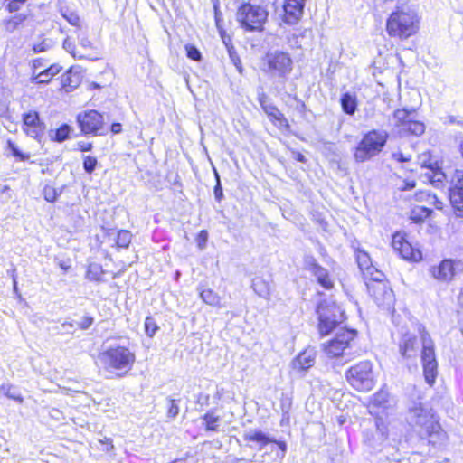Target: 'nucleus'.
Masks as SVG:
<instances>
[{"instance_id": "nucleus-1", "label": "nucleus", "mask_w": 463, "mask_h": 463, "mask_svg": "<svg viewBox=\"0 0 463 463\" xmlns=\"http://www.w3.org/2000/svg\"><path fill=\"white\" fill-rule=\"evenodd\" d=\"M406 420L409 425L418 427L419 436L427 439L430 445L440 446L447 439V433L441 428L432 409L420 401L412 400L408 405Z\"/></svg>"}, {"instance_id": "nucleus-2", "label": "nucleus", "mask_w": 463, "mask_h": 463, "mask_svg": "<svg viewBox=\"0 0 463 463\" xmlns=\"http://www.w3.org/2000/svg\"><path fill=\"white\" fill-rule=\"evenodd\" d=\"M418 30V14L407 5L397 6L386 22V31L391 37L407 39Z\"/></svg>"}, {"instance_id": "nucleus-3", "label": "nucleus", "mask_w": 463, "mask_h": 463, "mask_svg": "<svg viewBox=\"0 0 463 463\" xmlns=\"http://www.w3.org/2000/svg\"><path fill=\"white\" fill-rule=\"evenodd\" d=\"M389 133L386 130L372 129L363 135L354 148V159L364 163L377 156L386 146Z\"/></svg>"}, {"instance_id": "nucleus-4", "label": "nucleus", "mask_w": 463, "mask_h": 463, "mask_svg": "<svg viewBox=\"0 0 463 463\" xmlns=\"http://www.w3.org/2000/svg\"><path fill=\"white\" fill-rule=\"evenodd\" d=\"M99 358L106 370L117 371L118 375L122 376L131 370L136 355L128 347L116 345L102 352Z\"/></svg>"}, {"instance_id": "nucleus-5", "label": "nucleus", "mask_w": 463, "mask_h": 463, "mask_svg": "<svg viewBox=\"0 0 463 463\" xmlns=\"http://www.w3.org/2000/svg\"><path fill=\"white\" fill-rule=\"evenodd\" d=\"M268 15L269 13L263 6L243 2L237 10L236 19L245 31L260 32Z\"/></svg>"}, {"instance_id": "nucleus-6", "label": "nucleus", "mask_w": 463, "mask_h": 463, "mask_svg": "<svg viewBox=\"0 0 463 463\" xmlns=\"http://www.w3.org/2000/svg\"><path fill=\"white\" fill-rule=\"evenodd\" d=\"M418 333L420 335L422 345L421 363L424 378L428 384L432 385L438 375V362L436 359L434 342L423 325H418Z\"/></svg>"}, {"instance_id": "nucleus-7", "label": "nucleus", "mask_w": 463, "mask_h": 463, "mask_svg": "<svg viewBox=\"0 0 463 463\" xmlns=\"http://www.w3.org/2000/svg\"><path fill=\"white\" fill-rule=\"evenodd\" d=\"M318 317V331L321 335H327L342 323L345 317L344 311L335 302L320 301L316 308Z\"/></svg>"}, {"instance_id": "nucleus-8", "label": "nucleus", "mask_w": 463, "mask_h": 463, "mask_svg": "<svg viewBox=\"0 0 463 463\" xmlns=\"http://www.w3.org/2000/svg\"><path fill=\"white\" fill-rule=\"evenodd\" d=\"M349 384L359 392L371 391L375 385V376L373 364L365 360L351 366L345 373Z\"/></svg>"}, {"instance_id": "nucleus-9", "label": "nucleus", "mask_w": 463, "mask_h": 463, "mask_svg": "<svg viewBox=\"0 0 463 463\" xmlns=\"http://www.w3.org/2000/svg\"><path fill=\"white\" fill-rule=\"evenodd\" d=\"M267 72L285 82L293 69V61L288 52L282 51L268 52L265 56Z\"/></svg>"}, {"instance_id": "nucleus-10", "label": "nucleus", "mask_w": 463, "mask_h": 463, "mask_svg": "<svg viewBox=\"0 0 463 463\" xmlns=\"http://www.w3.org/2000/svg\"><path fill=\"white\" fill-rule=\"evenodd\" d=\"M356 335L357 330L355 329L340 328L330 341L323 345L324 351L330 357L347 354L346 350L353 346Z\"/></svg>"}, {"instance_id": "nucleus-11", "label": "nucleus", "mask_w": 463, "mask_h": 463, "mask_svg": "<svg viewBox=\"0 0 463 463\" xmlns=\"http://www.w3.org/2000/svg\"><path fill=\"white\" fill-rule=\"evenodd\" d=\"M76 121L84 135L101 136L107 133L104 115L95 109L80 112Z\"/></svg>"}, {"instance_id": "nucleus-12", "label": "nucleus", "mask_w": 463, "mask_h": 463, "mask_svg": "<svg viewBox=\"0 0 463 463\" xmlns=\"http://www.w3.org/2000/svg\"><path fill=\"white\" fill-rule=\"evenodd\" d=\"M388 426L381 417L373 420V425L364 431V443L374 450H380L388 439Z\"/></svg>"}, {"instance_id": "nucleus-13", "label": "nucleus", "mask_w": 463, "mask_h": 463, "mask_svg": "<svg viewBox=\"0 0 463 463\" xmlns=\"http://www.w3.org/2000/svg\"><path fill=\"white\" fill-rule=\"evenodd\" d=\"M383 274L377 271L372 281L366 283L367 289L378 306L389 308L393 304V292L383 281Z\"/></svg>"}, {"instance_id": "nucleus-14", "label": "nucleus", "mask_w": 463, "mask_h": 463, "mask_svg": "<svg viewBox=\"0 0 463 463\" xmlns=\"http://www.w3.org/2000/svg\"><path fill=\"white\" fill-rule=\"evenodd\" d=\"M449 201L455 215L463 218V170H456L455 172L449 187Z\"/></svg>"}, {"instance_id": "nucleus-15", "label": "nucleus", "mask_w": 463, "mask_h": 463, "mask_svg": "<svg viewBox=\"0 0 463 463\" xmlns=\"http://www.w3.org/2000/svg\"><path fill=\"white\" fill-rule=\"evenodd\" d=\"M306 269L317 279V283L326 290L334 288V282L328 270L322 267L313 256H306L304 260Z\"/></svg>"}, {"instance_id": "nucleus-16", "label": "nucleus", "mask_w": 463, "mask_h": 463, "mask_svg": "<svg viewBox=\"0 0 463 463\" xmlns=\"http://www.w3.org/2000/svg\"><path fill=\"white\" fill-rule=\"evenodd\" d=\"M23 129L28 137L38 139L44 132L45 124L37 111L30 110L23 114Z\"/></svg>"}, {"instance_id": "nucleus-17", "label": "nucleus", "mask_w": 463, "mask_h": 463, "mask_svg": "<svg viewBox=\"0 0 463 463\" xmlns=\"http://www.w3.org/2000/svg\"><path fill=\"white\" fill-rule=\"evenodd\" d=\"M307 1V0H284V23L289 25L297 24L303 17Z\"/></svg>"}, {"instance_id": "nucleus-18", "label": "nucleus", "mask_w": 463, "mask_h": 463, "mask_svg": "<svg viewBox=\"0 0 463 463\" xmlns=\"http://www.w3.org/2000/svg\"><path fill=\"white\" fill-rule=\"evenodd\" d=\"M258 101L263 111L267 114V116L273 123H278L280 127L288 126V120L285 118V116L271 102L269 97L266 93H259Z\"/></svg>"}, {"instance_id": "nucleus-19", "label": "nucleus", "mask_w": 463, "mask_h": 463, "mask_svg": "<svg viewBox=\"0 0 463 463\" xmlns=\"http://www.w3.org/2000/svg\"><path fill=\"white\" fill-rule=\"evenodd\" d=\"M392 248L398 251L404 260L417 261L421 259V252L412 248L411 244L404 240L403 236L396 233L392 237Z\"/></svg>"}, {"instance_id": "nucleus-20", "label": "nucleus", "mask_w": 463, "mask_h": 463, "mask_svg": "<svg viewBox=\"0 0 463 463\" xmlns=\"http://www.w3.org/2000/svg\"><path fill=\"white\" fill-rule=\"evenodd\" d=\"M30 14L28 12H17L9 14L1 21L2 29L8 33H13L15 31L21 30L24 27L25 23L29 19Z\"/></svg>"}, {"instance_id": "nucleus-21", "label": "nucleus", "mask_w": 463, "mask_h": 463, "mask_svg": "<svg viewBox=\"0 0 463 463\" xmlns=\"http://www.w3.org/2000/svg\"><path fill=\"white\" fill-rule=\"evenodd\" d=\"M432 277L439 281H450L456 274L455 261L449 259L443 260L438 266L430 269Z\"/></svg>"}, {"instance_id": "nucleus-22", "label": "nucleus", "mask_w": 463, "mask_h": 463, "mask_svg": "<svg viewBox=\"0 0 463 463\" xmlns=\"http://www.w3.org/2000/svg\"><path fill=\"white\" fill-rule=\"evenodd\" d=\"M243 440L246 442H252L255 444L259 450H261L268 444L276 441V439L270 437L260 429H248L242 435Z\"/></svg>"}, {"instance_id": "nucleus-23", "label": "nucleus", "mask_w": 463, "mask_h": 463, "mask_svg": "<svg viewBox=\"0 0 463 463\" xmlns=\"http://www.w3.org/2000/svg\"><path fill=\"white\" fill-rule=\"evenodd\" d=\"M418 350V340L415 335L406 333L402 335L399 344V352L404 358H411L416 355Z\"/></svg>"}, {"instance_id": "nucleus-24", "label": "nucleus", "mask_w": 463, "mask_h": 463, "mask_svg": "<svg viewBox=\"0 0 463 463\" xmlns=\"http://www.w3.org/2000/svg\"><path fill=\"white\" fill-rule=\"evenodd\" d=\"M315 364V353L313 350H305L292 362L293 368L299 372H307Z\"/></svg>"}, {"instance_id": "nucleus-25", "label": "nucleus", "mask_w": 463, "mask_h": 463, "mask_svg": "<svg viewBox=\"0 0 463 463\" xmlns=\"http://www.w3.org/2000/svg\"><path fill=\"white\" fill-rule=\"evenodd\" d=\"M340 105L343 112L348 116H354L357 110L358 100L354 93L346 91L340 97Z\"/></svg>"}, {"instance_id": "nucleus-26", "label": "nucleus", "mask_w": 463, "mask_h": 463, "mask_svg": "<svg viewBox=\"0 0 463 463\" xmlns=\"http://www.w3.org/2000/svg\"><path fill=\"white\" fill-rule=\"evenodd\" d=\"M81 76L79 72H74L72 68L69 69L61 76V85L65 91L69 92L75 90L80 83Z\"/></svg>"}, {"instance_id": "nucleus-27", "label": "nucleus", "mask_w": 463, "mask_h": 463, "mask_svg": "<svg viewBox=\"0 0 463 463\" xmlns=\"http://www.w3.org/2000/svg\"><path fill=\"white\" fill-rule=\"evenodd\" d=\"M72 130V128L69 124L63 123L58 128L51 129L49 131V137L52 141L62 143L71 137Z\"/></svg>"}, {"instance_id": "nucleus-28", "label": "nucleus", "mask_w": 463, "mask_h": 463, "mask_svg": "<svg viewBox=\"0 0 463 463\" xmlns=\"http://www.w3.org/2000/svg\"><path fill=\"white\" fill-rule=\"evenodd\" d=\"M60 14L72 26L80 28V18L79 14L68 5L60 3L58 5Z\"/></svg>"}, {"instance_id": "nucleus-29", "label": "nucleus", "mask_w": 463, "mask_h": 463, "mask_svg": "<svg viewBox=\"0 0 463 463\" xmlns=\"http://www.w3.org/2000/svg\"><path fill=\"white\" fill-rule=\"evenodd\" d=\"M251 288L254 292L260 298L268 299L270 295V288L268 281L260 277L252 279Z\"/></svg>"}, {"instance_id": "nucleus-30", "label": "nucleus", "mask_w": 463, "mask_h": 463, "mask_svg": "<svg viewBox=\"0 0 463 463\" xmlns=\"http://www.w3.org/2000/svg\"><path fill=\"white\" fill-rule=\"evenodd\" d=\"M202 419L204 422L206 431H219V422L221 420V417L215 414L214 410L208 411L204 415L202 416Z\"/></svg>"}, {"instance_id": "nucleus-31", "label": "nucleus", "mask_w": 463, "mask_h": 463, "mask_svg": "<svg viewBox=\"0 0 463 463\" xmlns=\"http://www.w3.org/2000/svg\"><path fill=\"white\" fill-rule=\"evenodd\" d=\"M413 110H408L406 109H396L393 112V118L395 119V126L400 128L402 131L406 125L413 118Z\"/></svg>"}, {"instance_id": "nucleus-32", "label": "nucleus", "mask_w": 463, "mask_h": 463, "mask_svg": "<svg viewBox=\"0 0 463 463\" xmlns=\"http://www.w3.org/2000/svg\"><path fill=\"white\" fill-rule=\"evenodd\" d=\"M180 398L166 397V418L168 420H174L178 416L180 412Z\"/></svg>"}, {"instance_id": "nucleus-33", "label": "nucleus", "mask_w": 463, "mask_h": 463, "mask_svg": "<svg viewBox=\"0 0 463 463\" xmlns=\"http://www.w3.org/2000/svg\"><path fill=\"white\" fill-rule=\"evenodd\" d=\"M103 274H105V270L100 264L90 263L86 271V279L90 281L102 282Z\"/></svg>"}, {"instance_id": "nucleus-34", "label": "nucleus", "mask_w": 463, "mask_h": 463, "mask_svg": "<svg viewBox=\"0 0 463 463\" xmlns=\"http://www.w3.org/2000/svg\"><path fill=\"white\" fill-rule=\"evenodd\" d=\"M390 393L383 389H381L373 394L372 400V406L377 408L386 409L390 406Z\"/></svg>"}, {"instance_id": "nucleus-35", "label": "nucleus", "mask_w": 463, "mask_h": 463, "mask_svg": "<svg viewBox=\"0 0 463 463\" xmlns=\"http://www.w3.org/2000/svg\"><path fill=\"white\" fill-rule=\"evenodd\" d=\"M425 129L426 127L423 122L412 118L403 128L402 132L419 137L425 132Z\"/></svg>"}, {"instance_id": "nucleus-36", "label": "nucleus", "mask_w": 463, "mask_h": 463, "mask_svg": "<svg viewBox=\"0 0 463 463\" xmlns=\"http://www.w3.org/2000/svg\"><path fill=\"white\" fill-rule=\"evenodd\" d=\"M200 297L207 305L213 307H217L220 305L221 298L219 295L210 288L202 289L200 291Z\"/></svg>"}, {"instance_id": "nucleus-37", "label": "nucleus", "mask_w": 463, "mask_h": 463, "mask_svg": "<svg viewBox=\"0 0 463 463\" xmlns=\"http://www.w3.org/2000/svg\"><path fill=\"white\" fill-rule=\"evenodd\" d=\"M426 175L433 186L437 188L443 186L446 175L440 166L434 169L430 174H427Z\"/></svg>"}, {"instance_id": "nucleus-38", "label": "nucleus", "mask_w": 463, "mask_h": 463, "mask_svg": "<svg viewBox=\"0 0 463 463\" xmlns=\"http://www.w3.org/2000/svg\"><path fill=\"white\" fill-rule=\"evenodd\" d=\"M29 0H3V8L8 14L20 12Z\"/></svg>"}, {"instance_id": "nucleus-39", "label": "nucleus", "mask_w": 463, "mask_h": 463, "mask_svg": "<svg viewBox=\"0 0 463 463\" xmlns=\"http://www.w3.org/2000/svg\"><path fill=\"white\" fill-rule=\"evenodd\" d=\"M0 392H2L9 399L14 400L19 403L24 402V398L20 392L12 385H2L0 387Z\"/></svg>"}, {"instance_id": "nucleus-40", "label": "nucleus", "mask_w": 463, "mask_h": 463, "mask_svg": "<svg viewBox=\"0 0 463 463\" xmlns=\"http://www.w3.org/2000/svg\"><path fill=\"white\" fill-rule=\"evenodd\" d=\"M7 149L10 151L11 155L19 161H27L30 158L29 153L21 151L16 144L10 139L7 140Z\"/></svg>"}, {"instance_id": "nucleus-41", "label": "nucleus", "mask_w": 463, "mask_h": 463, "mask_svg": "<svg viewBox=\"0 0 463 463\" xmlns=\"http://www.w3.org/2000/svg\"><path fill=\"white\" fill-rule=\"evenodd\" d=\"M132 239V233L127 230H120L117 236V246L119 248H128Z\"/></svg>"}, {"instance_id": "nucleus-42", "label": "nucleus", "mask_w": 463, "mask_h": 463, "mask_svg": "<svg viewBox=\"0 0 463 463\" xmlns=\"http://www.w3.org/2000/svg\"><path fill=\"white\" fill-rule=\"evenodd\" d=\"M419 164L422 168H427L430 170V172L439 166L438 161L433 160L428 153H424L419 156Z\"/></svg>"}, {"instance_id": "nucleus-43", "label": "nucleus", "mask_w": 463, "mask_h": 463, "mask_svg": "<svg viewBox=\"0 0 463 463\" xmlns=\"http://www.w3.org/2000/svg\"><path fill=\"white\" fill-rule=\"evenodd\" d=\"M357 264L361 270H367L371 269V260L365 251H358L356 255Z\"/></svg>"}, {"instance_id": "nucleus-44", "label": "nucleus", "mask_w": 463, "mask_h": 463, "mask_svg": "<svg viewBox=\"0 0 463 463\" xmlns=\"http://www.w3.org/2000/svg\"><path fill=\"white\" fill-rule=\"evenodd\" d=\"M98 164V159L95 156H85L83 157L82 166L84 171L89 175H91L95 171Z\"/></svg>"}, {"instance_id": "nucleus-45", "label": "nucleus", "mask_w": 463, "mask_h": 463, "mask_svg": "<svg viewBox=\"0 0 463 463\" xmlns=\"http://www.w3.org/2000/svg\"><path fill=\"white\" fill-rule=\"evenodd\" d=\"M228 54L232 64L236 67L237 71L241 74L243 70L242 64L240 56L237 53L236 49L234 48L233 45H228Z\"/></svg>"}, {"instance_id": "nucleus-46", "label": "nucleus", "mask_w": 463, "mask_h": 463, "mask_svg": "<svg viewBox=\"0 0 463 463\" xmlns=\"http://www.w3.org/2000/svg\"><path fill=\"white\" fill-rule=\"evenodd\" d=\"M159 330L156 320L152 317H147L145 320V331L147 336L153 337Z\"/></svg>"}, {"instance_id": "nucleus-47", "label": "nucleus", "mask_w": 463, "mask_h": 463, "mask_svg": "<svg viewBox=\"0 0 463 463\" xmlns=\"http://www.w3.org/2000/svg\"><path fill=\"white\" fill-rule=\"evenodd\" d=\"M53 45V42L51 39H43L40 43L33 44V53L45 52L50 50Z\"/></svg>"}, {"instance_id": "nucleus-48", "label": "nucleus", "mask_w": 463, "mask_h": 463, "mask_svg": "<svg viewBox=\"0 0 463 463\" xmlns=\"http://www.w3.org/2000/svg\"><path fill=\"white\" fill-rule=\"evenodd\" d=\"M185 51L187 57L192 61H200L202 60V53L196 46L186 44Z\"/></svg>"}, {"instance_id": "nucleus-49", "label": "nucleus", "mask_w": 463, "mask_h": 463, "mask_svg": "<svg viewBox=\"0 0 463 463\" xmlns=\"http://www.w3.org/2000/svg\"><path fill=\"white\" fill-rule=\"evenodd\" d=\"M62 46L64 50L71 53L74 58H78L80 60L85 58V55L80 54L76 52V46L74 43L71 41L68 37L63 41Z\"/></svg>"}, {"instance_id": "nucleus-50", "label": "nucleus", "mask_w": 463, "mask_h": 463, "mask_svg": "<svg viewBox=\"0 0 463 463\" xmlns=\"http://www.w3.org/2000/svg\"><path fill=\"white\" fill-rule=\"evenodd\" d=\"M43 197L44 199L47 201V202H50V203H53L57 200L58 198V195L61 194V193H58L56 188L51 186V185H46L44 188H43Z\"/></svg>"}, {"instance_id": "nucleus-51", "label": "nucleus", "mask_w": 463, "mask_h": 463, "mask_svg": "<svg viewBox=\"0 0 463 463\" xmlns=\"http://www.w3.org/2000/svg\"><path fill=\"white\" fill-rule=\"evenodd\" d=\"M61 70V66L59 64H52L47 69H44L40 72V78H43L42 76H50L51 79L58 74Z\"/></svg>"}, {"instance_id": "nucleus-52", "label": "nucleus", "mask_w": 463, "mask_h": 463, "mask_svg": "<svg viewBox=\"0 0 463 463\" xmlns=\"http://www.w3.org/2000/svg\"><path fill=\"white\" fill-rule=\"evenodd\" d=\"M208 240V232L205 230L201 231L196 238L197 246L200 250H203Z\"/></svg>"}, {"instance_id": "nucleus-53", "label": "nucleus", "mask_w": 463, "mask_h": 463, "mask_svg": "<svg viewBox=\"0 0 463 463\" xmlns=\"http://www.w3.org/2000/svg\"><path fill=\"white\" fill-rule=\"evenodd\" d=\"M94 322V319L93 317H90V316H85L83 317L80 321L77 322V326L82 329V330H86L88 329L89 327H90V326L93 324Z\"/></svg>"}, {"instance_id": "nucleus-54", "label": "nucleus", "mask_w": 463, "mask_h": 463, "mask_svg": "<svg viewBox=\"0 0 463 463\" xmlns=\"http://www.w3.org/2000/svg\"><path fill=\"white\" fill-rule=\"evenodd\" d=\"M213 194L215 200L219 203L222 202V200L224 198L222 183L215 184L213 187Z\"/></svg>"}, {"instance_id": "nucleus-55", "label": "nucleus", "mask_w": 463, "mask_h": 463, "mask_svg": "<svg viewBox=\"0 0 463 463\" xmlns=\"http://www.w3.org/2000/svg\"><path fill=\"white\" fill-rule=\"evenodd\" d=\"M392 157L399 163H405L409 162L411 156L410 155L406 156L402 152H393Z\"/></svg>"}, {"instance_id": "nucleus-56", "label": "nucleus", "mask_w": 463, "mask_h": 463, "mask_svg": "<svg viewBox=\"0 0 463 463\" xmlns=\"http://www.w3.org/2000/svg\"><path fill=\"white\" fill-rule=\"evenodd\" d=\"M272 443L277 444V446L279 447V449L280 450V452L277 454V457L279 458H283L285 457L287 449H288L287 443L285 441L277 440V439H276V441H273Z\"/></svg>"}, {"instance_id": "nucleus-57", "label": "nucleus", "mask_w": 463, "mask_h": 463, "mask_svg": "<svg viewBox=\"0 0 463 463\" xmlns=\"http://www.w3.org/2000/svg\"><path fill=\"white\" fill-rule=\"evenodd\" d=\"M79 43H80V45L87 50V49H92L93 48V44L89 40L88 37L86 36H82L80 38H79Z\"/></svg>"}, {"instance_id": "nucleus-58", "label": "nucleus", "mask_w": 463, "mask_h": 463, "mask_svg": "<svg viewBox=\"0 0 463 463\" xmlns=\"http://www.w3.org/2000/svg\"><path fill=\"white\" fill-rule=\"evenodd\" d=\"M79 150L81 152H89L91 151L93 148L92 143H86L83 141L78 142Z\"/></svg>"}, {"instance_id": "nucleus-59", "label": "nucleus", "mask_w": 463, "mask_h": 463, "mask_svg": "<svg viewBox=\"0 0 463 463\" xmlns=\"http://www.w3.org/2000/svg\"><path fill=\"white\" fill-rule=\"evenodd\" d=\"M42 77L43 78H40V73H38L36 76H34L33 78V81L37 84H41V83H48L52 80L50 76H42Z\"/></svg>"}, {"instance_id": "nucleus-60", "label": "nucleus", "mask_w": 463, "mask_h": 463, "mask_svg": "<svg viewBox=\"0 0 463 463\" xmlns=\"http://www.w3.org/2000/svg\"><path fill=\"white\" fill-rule=\"evenodd\" d=\"M292 157L296 161L300 162V163H306V161H307L306 156L298 151H292Z\"/></svg>"}, {"instance_id": "nucleus-61", "label": "nucleus", "mask_w": 463, "mask_h": 463, "mask_svg": "<svg viewBox=\"0 0 463 463\" xmlns=\"http://www.w3.org/2000/svg\"><path fill=\"white\" fill-rule=\"evenodd\" d=\"M110 131L113 134H119L122 131V126L120 123L114 122L110 126Z\"/></svg>"}, {"instance_id": "nucleus-62", "label": "nucleus", "mask_w": 463, "mask_h": 463, "mask_svg": "<svg viewBox=\"0 0 463 463\" xmlns=\"http://www.w3.org/2000/svg\"><path fill=\"white\" fill-rule=\"evenodd\" d=\"M416 186V182L411 180V181H405L404 182V186H403V190H411L413 189L414 187Z\"/></svg>"}, {"instance_id": "nucleus-63", "label": "nucleus", "mask_w": 463, "mask_h": 463, "mask_svg": "<svg viewBox=\"0 0 463 463\" xmlns=\"http://www.w3.org/2000/svg\"><path fill=\"white\" fill-rule=\"evenodd\" d=\"M448 122L449 124H458L463 126V120H457V118L455 116H449Z\"/></svg>"}, {"instance_id": "nucleus-64", "label": "nucleus", "mask_w": 463, "mask_h": 463, "mask_svg": "<svg viewBox=\"0 0 463 463\" xmlns=\"http://www.w3.org/2000/svg\"><path fill=\"white\" fill-rule=\"evenodd\" d=\"M295 99L298 101L297 109L300 112H304L306 110V104L304 101L295 98Z\"/></svg>"}]
</instances>
